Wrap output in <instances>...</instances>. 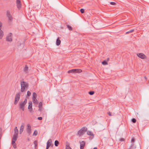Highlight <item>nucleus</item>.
<instances>
[{
  "instance_id": "obj_38",
  "label": "nucleus",
  "mask_w": 149,
  "mask_h": 149,
  "mask_svg": "<svg viewBox=\"0 0 149 149\" xmlns=\"http://www.w3.org/2000/svg\"><path fill=\"white\" fill-rule=\"evenodd\" d=\"M80 11L81 13H83L84 12V10L83 8L81 9H80Z\"/></svg>"
},
{
  "instance_id": "obj_20",
  "label": "nucleus",
  "mask_w": 149,
  "mask_h": 149,
  "mask_svg": "<svg viewBox=\"0 0 149 149\" xmlns=\"http://www.w3.org/2000/svg\"><path fill=\"white\" fill-rule=\"evenodd\" d=\"M66 27L67 28H68L70 30V31H71V30H72V27L68 25H66Z\"/></svg>"
},
{
  "instance_id": "obj_22",
  "label": "nucleus",
  "mask_w": 149,
  "mask_h": 149,
  "mask_svg": "<svg viewBox=\"0 0 149 149\" xmlns=\"http://www.w3.org/2000/svg\"><path fill=\"white\" fill-rule=\"evenodd\" d=\"M84 132H85L87 131V128L86 127H84L81 129Z\"/></svg>"
},
{
  "instance_id": "obj_42",
  "label": "nucleus",
  "mask_w": 149,
  "mask_h": 149,
  "mask_svg": "<svg viewBox=\"0 0 149 149\" xmlns=\"http://www.w3.org/2000/svg\"><path fill=\"white\" fill-rule=\"evenodd\" d=\"M131 142H134L135 141V139L134 138H132L131 140Z\"/></svg>"
},
{
  "instance_id": "obj_7",
  "label": "nucleus",
  "mask_w": 149,
  "mask_h": 149,
  "mask_svg": "<svg viewBox=\"0 0 149 149\" xmlns=\"http://www.w3.org/2000/svg\"><path fill=\"white\" fill-rule=\"evenodd\" d=\"M16 3L17 8L19 9L22 6L21 2L20 0H16Z\"/></svg>"
},
{
  "instance_id": "obj_10",
  "label": "nucleus",
  "mask_w": 149,
  "mask_h": 149,
  "mask_svg": "<svg viewBox=\"0 0 149 149\" xmlns=\"http://www.w3.org/2000/svg\"><path fill=\"white\" fill-rule=\"evenodd\" d=\"M27 131L29 134H30L31 132V126L29 124H28L27 125Z\"/></svg>"
},
{
  "instance_id": "obj_16",
  "label": "nucleus",
  "mask_w": 149,
  "mask_h": 149,
  "mask_svg": "<svg viewBox=\"0 0 149 149\" xmlns=\"http://www.w3.org/2000/svg\"><path fill=\"white\" fill-rule=\"evenodd\" d=\"M33 102L35 104H37L38 103V101L37 100L36 97L32 98Z\"/></svg>"
},
{
  "instance_id": "obj_17",
  "label": "nucleus",
  "mask_w": 149,
  "mask_h": 149,
  "mask_svg": "<svg viewBox=\"0 0 149 149\" xmlns=\"http://www.w3.org/2000/svg\"><path fill=\"white\" fill-rule=\"evenodd\" d=\"M14 134H18V130L17 127H16L14 129Z\"/></svg>"
},
{
  "instance_id": "obj_40",
  "label": "nucleus",
  "mask_w": 149,
  "mask_h": 149,
  "mask_svg": "<svg viewBox=\"0 0 149 149\" xmlns=\"http://www.w3.org/2000/svg\"><path fill=\"white\" fill-rule=\"evenodd\" d=\"M39 110L40 112L42 111V107H39Z\"/></svg>"
},
{
  "instance_id": "obj_28",
  "label": "nucleus",
  "mask_w": 149,
  "mask_h": 149,
  "mask_svg": "<svg viewBox=\"0 0 149 149\" xmlns=\"http://www.w3.org/2000/svg\"><path fill=\"white\" fill-rule=\"evenodd\" d=\"M37 96V94L36 93L33 92V96L32 98H34V97H36Z\"/></svg>"
},
{
  "instance_id": "obj_43",
  "label": "nucleus",
  "mask_w": 149,
  "mask_h": 149,
  "mask_svg": "<svg viewBox=\"0 0 149 149\" xmlns=\"http://www.w3.org/2000/svg\"><path fill=\"white\" fill-rule=\"evenodd\" d=\"M125 140V139L124 138H122L120 139V141H124Z\"/></svg>"
},
{
  "instance_id": "obj_6",
  "label": "nucleus",
  "mask_w": 149,
  "mask_h": 149,
  "mask_svg": "<svg viewBox=\"0 0 149 149\" xmlns=\"http://www.w3.org/2000/svg\"><path fill=\"white\" fill-rule=\"evenodd\" d=\"M137 55L141 59H144L146 58V56L142 53H138Z\"/></svg>"
},
{
  "instance_id": "obj_32",
  "label": "nucleus",
  "mask_w": 149,
  "mask_h": 149,
  "mask_svg": "<svg viewBox=\"0 0 149 149\" xmlns=\"http://www.w3.org/2000/svg\"><path fill=\"white\" fill-rule=\"evenodd\" d=\"M33 143H34V144L35 145V147H36V146H37V145H38L37 142V141H34Z\"/></svg>"
},
{
  "instance_id": "obj_11",
  "label": "nucleus",
  "mask_w": 149,
  "mask_h": 149,
  "mask_svg": "<svg viewBox=\"0 0 149 149\" xmlns=\"http://www.w3.org/2000/svg\"><path fill=\"white\" fill-rule=\"evenodd\" d=\"M85 144V142L84 141H82L80 143V148L83 149Z\"/></svg>"
},
{
  "instance_id": "obj_27",
  "label": "nucleus",
  "mask_w": 149,
  "mask_h": 149,
  "mask_svg": "<svg viewBox=\"0 0 149 149\" xmlns=\"http://www.w3.org/2000/svg\"><path fill=\"white\" fill-rule=\"evenodd\" d=\"M102 64L104 65H106L107 64V62L105 61H102Z\"/></svg>"
},
{
  "instance_id": "obj_47",
  "label": "nucleus",
  "mask_w": 149,
  "mask_h": 149,
  "mask_svg": "<svg viewBox=\"0 0 149 149\" xmlns=\"http://www.w3.org/2000/svg\"><path fill=\"white\" fill-rule=\"evenodd\" d=\"M144 78L146 80L147 79V78L146 76L144 77Z\"/></svg>"
},
{
  "instance_id": "obj_44",
  "label": "nucleus",
  "mask_w": 149,
  "mask_h": 149,
  "mask_svg": "<svg viewBox=\"0 0 149 149\" xmlns=\"http://www.w3.org/2000/svg\"><path fill=\"white\" fill-rule=\"evenodd\" d=\"M2 22L0 21V27H2Z\"/></svg>"
},
{
  "instance_id": "obj_1",
  "label": "nucleus",
  "mask_w": 149,
  "mask_h": 149,
  "mask_svg": "<svg viewBox=\"0 0 149 149\" xmlns=\"http://www.w3.org/2000/svg\"><path fill=\"white\" fill-rule=\"evenodd\" d=\"M21 88L20 91L21 92H23L25 90L27 89L29 87V84L24 81H21L20 83Z\"/></svg>"
},
{
  "instance_id": "obj_21",
  "label": "nucleus",
  "mask_w": 149,
  "mask_h": 149,
  "mask_svg": "<svg viewBox=\"0 0 149 149\" xmlns=\"http://www.w3.org/2000/svg\"><path fill=\"white\" fill-rule=\"evenodd\" d=\"M59 142L57 140H56L54 142L55 146H58V145L59 144Z\"/></svg>"
},
{
  "instance_id": "obj_12",
  "label": "nucleus",
  "mask_w": 149,
  "mask_h": 149,
  "mask_svg": "<svg viewBox=\"0 0 149 149\" xmlns=\"http://www.w3.org/2000/svg\"><path fill=\"white\" fill-rule=\"evenodd\" d=\"M28 109H31V110H30V112L31 111H32V102L31 101H30L29 103V106L28 107Z\"/></svg>"
},
{
  "instance_id": "obj_41",
  "label": "nucleus",
  "mask_w": 149,
  "mask_h": 149,
  "mask_svg": "<svg viewBox=\"0 0 149 149\" xmlns=\"http://www.w3.org/2000/svg\"><path fill=\"white\" fill-rule=\"evenodd\" d=\"M38 119L39 120H41L42 119V118L41 117H38Z\"/></svg>"
},
{
  "instance_id": "obj_29",
  "label": "nucleus",
  "mask_w": 149,
  "mask_h": 149,
  "mask_svg": "<svg viewBox=\"0 0 149 149\" xmlns=\"http://www.w3.org/2000/svg\"><path fill=\"white\" fill-rule=\"evenodd\" d=\"M88 93L90 95H92L94 93V91H90Z\"/></svg>"
},
{
  "instance_id": "obj_9",
  "label": "nucleus",
  "mask_w": 149,
  "mask_h": 149,
  "mask_svg": "<svg viewBox=\"0 0 149 149\" xmlns=\"http://www.w3.org/2000/svg\"><path fill=\"white\" fill-rule=\"evenodd\" d=\"M52 141L51 139H49L47 142V146L46 149H48L52 144Z\"/></svg>"
},
{
  "instance_id": "obj_34",
  "label": "nucleus",
  "mask_w": 149,
  "mask_h": 149,
  "mask_svg": "<svg viewBox=\"0 0 149 149\" xmlns=\"http://www.w3.org/2000/svg\"><path fill=\"white\" fill-rule=\"evenodd\" d=\"M42 102H40L39 104V106L38 107H42Z\"/></svg>"
},
{
  "instance_id": "obj_26",
  "label": "nucleus",
  "mask_w": 149,
  "mask_h": 149,
  "mask_svg": "<svg viewBox=\"0 0 149 149\" xmlns=\"http://www.w3.org/2000/svg\"><path fill=\"white\" fill-rule=\"evenodd\" d=\"M6 15H7V17L11 15L10 13V12L8 10L7 11Z\"/></svg>"
},
{
  "instance_id": "obj_31",
  "label": "nucleus",
  "mask_w": 149,
  "mask_h": 149,
  "mask_svg": "<svg viewBox=\"0 0 149 149\" xmlns=\"http://www.w3.org/2000/svg\"><path fill=\"white\" fill-rule=\"evenodd\" d=\"M12 143L13 146L14 148H16L17 147H16V145L15 143H15H13V142H12Z\"/></svg>"
},
{
  "instance_id": "obj_30",
  "label": "nucleus",
  "mask_w": 149,
  "mask_h": 149,
  "mask_svg": "<svg viewBox=\"0 0 149 149\" xmlns=\"http://www.w3.org/2000/svg\"><path fill=\"white\" fill-rule=\"evenodd\" d=\"M65 149H71V148L70 146L69 145H66V146Z\"/></svg>"
},
{
  "instance_id": "obj_48",
  "label": "nucleus",
  "mask_w": 149,
  "mask_h": 149,
  "mask_svg": "<svg viewBox=\"0 0 149 149\" xmlns=\"http://www.w3.org/2000/svg\"><path fill=\"white\" fill-rule=\"evenodd\" d=\"M1 27H0V31L1 30Z\"/></svg>"
},
{
  "instance_id": "obj_5",
  "label": "nucleus",
  "mask_w": 149,
  "mask_h": 149,
  "mask_svg": "<svg viewBox=\"0 0 149 149\" xmlns=\"http://www.w3.org/2000/svg\"><path fill=\"white\" fill-rule=\"evenodd\" d=\"M12 33H10L7 36L6 38V40L7 41L11 42L12 41Z\"/></svg>"
},
{
  "instance_id": "obj_3",
  "label": "nucleus",
  "mask_w": 149,
  "mask_h": 149,
  "mask_svg": "<svg viewBox=\"0 0 149 149\" xmlns=\"http://www.w3.org/2000/svg\"><path fill=\"white\" fill-rule=\"evenodd\" d=\"M20 92H19L16 94L15 96L14 102V104L15 105H16V104H17L18 101H19L20 99Z\"/></svg>"
},
{
  "instance_id": "obj_2",
  "label": "nucleus",
  "mask_w": 149,
  "mask_h": 149,
  "mask_svg": "<svg viewBox=\"0 0 149 149\" xmlns=\"http://www.w3.org/2000/svg\"><path fill=\"white\" fill-rule=\"evenodd\" d=\"M27 100L25 99L23 102L22 101L19 104V108L23 111L24 110V107L27 103Z\"/></svg>"
},
{
  "instance_id": "obj_37",
  "label": "nucleus",
  "mask_w": 149,
  "mask_h": 149,
  "mask_svg": "<svg viewBox=\"0 0 149 149\" xmlns=\"http://www.w3.org/2000/svg\"><path fill=\"white\" fill-rule=\"evenodd\" d=\"M107 113L109 115V116H113V114H112V113L109 111Z\"/></svg>"
},
{
  "instance_id": "obj_36",
  "label": "nucleus",
  "mask_w": 149,
  "mask_h": 149,
  "mask_svg": "<svg viewBox=\"0 0 149 149\" xmlns=\"http://www.w3.org/2000/svg\"><path fill=\"white\" fill-rule=\"evenodd\" d=\"M31 95V93L29 91H28L27 92V96H29Z\"/></svg>"
},
{
  "instance_id": "obj_35",
  "label": "nucleus",
  "mask_w": 149,
  "mask_h": 149,
  "mask_svg": "<svg viewBox=\"0 0 149 149\" xmlns=\"http://www.w3.org/2000/svg\"><path fill=\"white\" fill-rule=\"evenodd\" d=\"M38 132L36 131H35L34 133H33V135L36 136L37 135Z\"/></svg>"
},
{
  "instance_id": "obj_45",
  "label": "nucleus",
  "mask_w": 149,
  "mask_h": 149,
  "mask_svg": "<svg viewBox=\"0 0 149 149\" xmlns=\"http://www.w3.org/2000/svg\"><path fill=\"white\" fill-rule=\"evenodd\" d=\"M2 129L1 128H0V132L1 133H2Z\"/></svg>"
},
{
  "instance_id": "obj_13",
  "label": "nucleus",
  "mask_w": 149,
  "mask_h": 149,
  "mask_svg": "<svg viewBox=\"0 0 149 149\" xmlns=\"http://www.w3.org/2000/svg\"><path fill=\"white\" fill-rule=\"evenodd\" d=\"M23 124V125H22L20 127V129L19 131L20 134H22L24 129V125Z\"/></svg>"
},
{
  "instance_id": "obj_14",
  "label": "nucleus",
  "mask_w": 149,
  "mask_h": 149,
  "mask_svg": "<svg viewBox=\"0 0 149 149\" xmlns=\"http://www.w3.org/2000/svg\"><path fill=\"white\" fill-rule=\"evenodd\" d=\"M24 71L26 73H27L28 72V67L27 66V65H26L25 66L24 68Z\"/></svg>"
},
{
  "instance_id": "obj_19",
  "label": "nucleus",
  "mask_w": 149,
  "mask_h": 149,
  "mask_svg": "<svg viewBox=\"0 0 149 149\" xmlns=\"http://www.w3.org/2000/svg\"><path fill=\"white\" fill-rule=\"evenodd\" d=\"M3 33L2 30L0 31V39H1L3 36Z\"/></svg>"
},
{
  "instance_id": "obj_18",
  "label": "nucleus",
  "mask_w": 149,
  "mask_h": 149,
  "mask_svg": "<svg viewBox=\"0 0 149 149\" xmlns=\"http://www.w3.org/2000/svg\"><path fill=\"white\" fill-rule=\"evenodd\" d=\"M83 133L84 132L82 131V130L81 129L79 130L78 132V134L79 136H81V135L83 134Z\"/></svg>"
},
{
  "instance_id": "obj_39",
  "label": "nucleus",
  "mask_w": 149,
  "mask_h": 149,
  "mask_svg": "<svg viewBox=\"0 0 149 149\" xmlns=\"http://www.w3.org/2000/svg\"><path fill=\"white\" fill-rule=\"evenodd\" d=\"M110 4L111 5H114L116 4V3H115L114 2H111L110 3Z\"/></svg>"
},
{
  "instance_id": "obj_25",
  "label": "nucleus",
  "mask_w": 149,
  "mask_h": 149,
  "mask_svg": "<svg viewBox=\"0 0 149 149\" xmlns=\"http://www.w3.org/2000/svg\"><path fill=\"white\" fill-rule=\"evenodd\" d=\"M134 30L133 29H131V30H130L129 31L127 32H126V34H128V33H132V32H133L134 31Z\"/></svg>"
},
{
  "instance_id": "obj_46",
  "label": "nucleus",
  "mask_w": 149,
  "mask_h": 149,
  "mask_svg": "<svg viewBox=\"0 0 149 149\" xmlns=\"http://www.w3.org/2000/svg\"><path fill=\"white\" fill-rule=\"evenodd\" d=\"M134 146V144H132V145L131 146L130 149H132V148Z\"/></svg>"
},
{
  "instance_id": "obj_23",
  "label": "nucleus",
  "mask_w": 149,
  "mask_h": 149,
  "mask_svg": "<svg viewBox=\"0 0 149 149\" xmlns=\"http://www.w3.org/2000/svg\"><path fill=\"white\" fill-rule=\"evenodd\" d=\"M87 134L88 135H91V136H93V133L90 131H88L87 132Z\"/></svg>"
},
{
  "instance_id": "obj_4",
  "label": "nucleus",
  "mask_w": 149,
  "mask_h": 149,
  "mask_svg": "<svg viewBox=\"0 0 149 149\" xmlns=\"http://www.w3.org/2000/svg\"><path fill=\"white\" fill-rule=\"evenodd\" d=\"M82 72V70L80 69H72L70 70H69L68 71V73H80Z\"/></svg>"
},
{
  "instance_id": "obj_8",
  "label": "nucleus",
  "mask_w": 149,
  "mask_h": 149,
  "mask_svg": "<svg viewBox=\"0 0 149 149\" xmlns=\"http://www.w3.org/2000/svg\"><path fill=\"white\" fill-rule=\"evenodd\" d=\"M18 134H14L12 139V141L13 143H15V142L17 140Z\"/></svg>"
},
{
  "instance_id": "obj_24",
  "label": "nucleus",
  "mask_w": 149,
  "mask_h": 149,
  "mask_svg": "<svg viewBox=\"0 0 149 149\" xmlns=\"http://www.w3.org/2000/svg\"><path fill=\"white\" fill-rule=\"evenodd\" d=\"M8 18L9 21H11L12 20L13 18L12 15H11L7 17Z\"/></svg>"
},
{
  "instance_id": "obj_33",
  "label": "nucleus",
  "mask_w": 149,
  "mask_h": 149,
  "mask_svg": "<svg viewBox=\"0 0 149 149\" xmlns=\"http://www.w3.org/2000/svg\"><path fill=\"white\" fill-rule=\"evenodd\" d=\"M132 123H135L136 122V119L134 118H133L132 119Z\"/></svg>"
},
{
  "instance_id": "obj_15",
  "label": "nucleus",
  "mask_w": 149,
  "mask_h": 149,
  "mask_svg": "<svg viewBox=\"0 0 149 149\" xmlns=\"http://www.w3.org/2000/svg\"><path fill=\"white\" fill-rule=\"evenodd\" d=\"M61 42V40L59 39V38H57L56 40V45L57 46L59 45L60 44Z\"/></svg>"
}]
</instances>
